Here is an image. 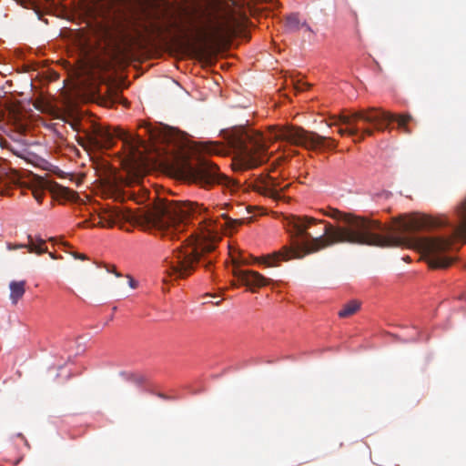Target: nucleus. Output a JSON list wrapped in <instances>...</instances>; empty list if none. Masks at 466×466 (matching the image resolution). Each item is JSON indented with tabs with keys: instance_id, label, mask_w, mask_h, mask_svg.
<instances>
[{
	"instance_id": "obj_1",
	"label": "nucleus",
	"mask_w": 466,
	"mask_h": 466,
	"mask_svg": "<svg viewBox=\"0 0 466 466\" xmlns=\"http://www.w3.org/2000/svg\"><path fill=\"white\" fill-rule=\"evenodd\" d=\"M324 215L343 222L340 227H347L349 220L360 219L363 222L361 235L365 243H352L353 245H366L377 247H400L408 243L407 233L420 229H432L443 227L451 228V234L447 237L423 238L420 240L421 248L428 255L429 266L433 268H446L452 263L450 257L443 253L451 248L453 241L457 238L466 239V196L457 206V224L450 222L446 216L431 217H401L396 218L392 225H382L380 221L368 218L342 213L338 209L329 208Z\"/></svg>"
},
{
	"instance_id": "obj_2",
	"label": "nucleus",
	"mask_w": 466,
	"mask_h": 466,
	"mask_svg": "<svg viewBox=\"0 0 466 466\" xmlns=\"http://www.w3.org/2000/svg\"><path fill=\"white\" fill-rule=\"evenodd\" d=\"M206 211L201 205L191 201L159 200L152 207L133 211L130 208L108 207L91 217L93 227H109L129 223L144 230H156L171 239L181 233L187 221Z\"/></svg>"
},
{
	"instance_id": "obj_3",
	"label": "nucleus",
	"mask_w": 466,
	"mask_h": 466,
	"mask_svg": "<svg viewBox=\"0 0 466 466\" xmlns=\"http://www.w3.org/2000/svg\"><path fill=\"white\" fill-rule=\"evenodd\" d=\"M224 134L228 145L237 150L232 163L234 170L254 168L268 161L269 141L285 140L307 149H333L337 147V142L333 138L299 127L271 128L268 135L251 128L237 127L225 131Z\"/></svg>"
},
{
	"instance_id": "obj_4",
	"label": "nucleus",
	"mask_w": 466,
	"mask_h": 466,
	"mask_svg": "<svg viewBox=\"0 0 466 466\" xmlns=\"http://www.w3.org/2000/svg\"><path fill=\"white\" fill-rule=\"evenodd\" d=\"M287 219L288 226L295 232L294 247L262 257L258 262L272 267L280 260L301 258L338 243H365L360 234L364 227L360 219L349 220L347 227H335L308 216L291 215Z\"/></svg>"
},
{
	"instance_id": "obj_5",
	"label": "nucleus",
	"mask_w": 466,
	"mask_h": 466,
	"mask_svg": "<svg viewBox=\"0 0 466 466\" xmlns=\"http://www.w3.org/2000/svg\"><path fill=\"white\" fill-rule=\"evenodd\" d=\"M198 40L206 46L224 45L248 21L245 8L235 0H207L193 10Z\"/></svg>"
},
{
	"instance_id": "obj_6",
	"label": "nucleus",
	"mask_w": 466,
	"mask_h": 466,
	"mask_svg": "<svg viewBox=\"0 0 466 466\" xmlns=\"http://www.w3.org/2000/svg\"><path fill=\"white\" fill-rule=\"evenodd\" d=\"M216 259L215 245L206 240H187L176 248L164 260L166 272L175 279H185L192 274L198 263L209 270Z\"/></svg>"
},
{
	"instance_id": "obj_7",
	"label": "nucleus",
	"mask_w": 466,
	"mask_h": 466,
	"mask_svg": "<svg viewBox=\"0 0 466 466\" xmlns=\"http://www.w3.org/2000/svg\"><path fill=\"white\" fill-rule=\"evenodd\" d=\"M82 132L83 136L77 137V142L87 151L110 148L114 146L116 138L122 140L124 146L129 149L132 155L139 152V148L144 146V140L139 136L120 127L110 130L109 127L96 122H90L89 126L84 127Z\"/></svg>"
},
{
	"instance_id": "obj_8",
	"label": "nucleus",
	"mask_w": 466,
	"mask_h": 466,
	"mask_svg": "<svg viewBox=\"0 0 466 466\" xmlns=\"http://www.w3.org/2000/svg\"><path fill=\"white\" fill-rule=\"evenodd\" d=\"M412 120V116L409 114L397 116L376 107H369L351 112L348 115L341 114L338 117V122L332 125L343 124L347 126L346 128H339L338 133L340 136H355L360 133L358 121L373 124L377 130H384L390 122L396 121L398 128L402 133L410 134L411 129L408 127V124Z\"/></svg>"
},
{
	"instance_id": "obj_9",
	"label": "nucleus",
	"mask_w": 466,
	"mask_h": 466,
	"mask_svg": "<svg viewBox=\"0 0 466 466\" xmlns=\"http://www.w3.org/2000/svg\"><path fill=\"white\" fill-rule=\"evenodd\" d=\"M167 166L177 177L203 187L213 184H228L229 180L218 172L217 165L205 159L192 165L187 157L179 156L168 160Z\"/></svg>"
},
{
	"instance_id": "obj_10",
	"label": "nucleus",
	"mask_w": 466,
	"mask_h": 466,
	"mask_svg": "<svg viewBox=\"0 0 466 466\" xmlns=\"http://www.w3.org/2000/svg\"><path fill=\"white\" fill-rule=\"evenodd\" d=\"M233 275L241 282V284L248 287L251 291H254L255 288H261L268 285L270 279L265 278L263 275L253 270H242L238 268L240 264H248V261L242 259L238 260L233 258Z\"/></svg>"
},
{
	"instance_id": "obj_11",
	"label": "nucleus",
	"mask_w": 466,
	"mask_h": 466,
	"mask_svg": "<svg viewBox=\"0 0 466 466\" xmlns=\"http://www.w3.org/2000/svg\"><path fill=\"white\" fill-rule=\"evenodd\" d=\"M252 187L254 190L264 196L270 197L272 198H279L280 192L288 187L289 185H282L278 178L268 174H261L257 177Z\"/></svg>"
},
{
	"instance_id": "obj_12",
	"label": "nucleus",
	"mask_w": 466,
	"mask_h": 466,
	"mask_svg": "<svg viewBox=\"0 0 466 466\" xmlns=\"http://www.w3.org/2000/svg\"><path fill=\"white\" fill-rule=\"evenodd\" d=\"M26 249L30 253H35L36 255H41L47 252V247L46 240L43 239L40 236L35 235H27V242L25 243Z\"/></svg>"
},
{
	"instance_id": "obj_13",
	"label": "nucleus",
	"mask_w": 466,
	"mask_h": 466,
	"mask_svg": "<svg viewBox=\"0 0 466 466\" xmlns=\"http://www.w3.org/2000/svg\"><path fill=\"white\" fill-rule=\"evenodd\" d=\"M286 27L290 32H297L301 28H305L306 31L314 33L312 28L306 23L301 21L298 14H290L286 18Z\"/></svg>"
},
{
	"instance_id": "obj_14",
	"label": "nucleus",
	"mask_w": 466,
	"mask_h": 466,
	"mask_svg": "<svg viewBox=\"0 0 466 466\" xmlns=\"http://www.w3.org/2000/svg\"><path fill=\"white\" fill-rule=\"evenodd\" d=\"M25 280L11 281L9 284L10 299L13 304H16L20 299L23 298L25 292Z\"/></svg>"
},
{
	"instance_id": "obj_15",
	"label": "nucleus",
	"mask_w": 466,
	"mask_h": 466,
	"mask_svg": "<svg viewBox=\"0 0 466 466\" xmlns=\"http://www.w3.org/2000/svg\"><path fill=\"white\" fill-rule=\"evenodd\" d=\"M125 194L138 204H141L149 198V191L139 185L137 186V192L133 190L131 192H125Z\"/></svg>"
},
{
	"instance_id": "obj_16",
	"label": "nucleus",
	"mask_w": 466,
	"mask_h": 466,
	"mask_svg": "<svg viewBox=\"0 0 466 466\" xmlns=\"http://www.w3.org/2000/svg\"><path fill=\"white\" fill-rule=\"evenodd\" d=\"M360 309V303L356 300H352L348 304L344 305L341 310L339 312L340 318H348L353 315Z\"/></svg>"
},
{
	"instance_id": "obj_17",
	"label": "nucleus",
	"mask_w": 466,
	"mask_h": 466,
	"mask_svg": "<svg viewBox=\"0 0 466 466\" xmlns=\"http://www.w3.org/2000/svg\"><path fill=\"white\" fill-rule=\"evenodd\" d=\"M373 134H374V129H372V128H370V127L360 128V133L355 136H352L354 137L353 141L355 143L361 142L364 140L366 136L371 137V136H373Z\"/></svg>"
},
{
	"instance_id": "obj_18",
	"label": "nucleus",
	"mask_w": 466,
	"mask_h": 466,
	"mask_svg": "<svg viewBox=\"0 0 466 466\" xmlns=\"http://www.w3.org/2000/svg\"><path fill=\"white\" fill-rule=\"evenodd\" d=\"M222 218L224 219V224H219V227L222 228L223 227H228V228H237L238 226H239L240 224H242V221L239 220V219H233V218H230L228 216H227L226 214H222L221 215Z\"/></svg>"
},
{
	"instance_id": "obj_19",
	"label": "nucleus",
	"mask_w": 466,
	"mask_h": 466,
	"mask_svg": "<svg viewBox=\"0 0 466 466\" xmlns=\"http://www.w3.org/2000/svg\"><path fill=\"white\" fill-rule=\"evenodd\" d=\"M10 184L11 178L6 175L0 173V195H5L7 193Z\"/></svg>"
},
{
	"instance_id": "obj_20",
	"label": "nucleus",
	"mask_w": 466,
	"mask_h": 466,
	"mask_svg": "<svg viewBox=\"0 0 466 466\" xmlns=\"http://www.w3.org/2000/svg\"><path fill=\"white\" fill-rule=\"evenodd\" d=\"M58 193L67 200H74L76 196V193L74 190L65 187H59Z\"/></svg>"
},
{
	"instance_id": "obj_21",
	"label": "nucleus",
	"mask_w": 466,
	"mask_h": 466,
	"mask_svg": "<svg viewBox=\"0 0 466 466\" xmlns=\"http://www.w3.org/2000/svg\"><path fill=\"white\" fill-rule=\"evenodd\" d=\"M206 150L211 154L220 155L223 152L221 146L217 142H208L206 145Z\"/></svg>"
},
{
	"instance_id": "obj_22",
	"label": "nucleus",
	"mask_w": 466,
	"mask_h": 466,
	"mask_svg": "<svg viewBox=\"0 0 466 466\" xmlns=\"http://www.w3.org/2000/svg\"><path fill=\"white\" fill-rule=\"evenodd\" d=\"M6 248L8 250H15L19 248H26L25 243L24 244H13V243H7Z\"/></svg>"
},
{
	"instance_id": "obj_23",
	"label": "nucleus",
	"mask_w": 466,
	"mask_h": 466,
	"mask_svg": "<svg viewBox=\"0 0 466 466\" xmlns=\"http://www.w3.org/2000/svg\"><path fill=\"white\" fill-rule=\"evenodd\" d=\"M33 195H34V198L36 199L37 202H39V203L42 202V199H43V197H44V192L42 190L35 189V190L33 191Z\"/></svg>"
},
{
	"instance_id": "obj_24",
	"label": "nucleus",
	"mask_w": 466,
	"mask_h": 466,
	"mask_svg": "<svg viewBox=\"0 0 466 466\" xmlns=\"http://www.w3.org/2000/svg\"><path fill=\"white\" fill-rule=\"evenodd\" d=\"M9 149L16 156L20 157H25V149H22V150H15V148L13 147H9Z\"/></svg>"
},
{
	"instance_id": "obj_25",
	"label": "nucleus",
	"mask_w": 466,
	"mask_h": 466,
	"mask_svg": "<svg viewBox=\"0 0 466 466\" xmlns=\"http://www.w3.org/2000/svg\"><path fill=\"white\" fill-rule=\"evenodd\" d=\"M308 87H309V85L306 84V83L297 84L296 85V89L299 90V91H304Z\"/></svg>"
},
{
	"instance_id": "obj_26",
	"label": "nucleus",
	"mask_w": 466,
	"mask_h": 466,
	"mask_svg": "<svg viewBox=\"0 0 466 466\" xmlns=\"http://www.w3.org/2000/svg\"><path fill=\"white\" fill-rule=\"evenodd\" d=\"M72 255H73V257L75 258H78V259H83L84 260V259L87 258L85 254H81V253H77V252H73Z\"/></svg>"
},
{
	"instance_id": "obj_27",
	"label": "nucleus",
	"mask_w": 466,
	"mask_h": 466,
	"mask_svg": "<svg viewBox=\"0 0 466 466\" xmlns=\"http://www.w3.org/2000/svg\"><path fill=\"white\" fill-rule=\"evenodd\" d=\"M20 5H24L25 7H27L28 5L33 4L34 0H16Z\"/></svg>"
},
{
	"instance_id": "obj_28",
	"label": "nucleus",
	"mask_w": 466,
	"mask_h": 466,
	"mask_svg": "<svg viewBox=\"0 0 466 466\" xmlns=\"http://www.w3.org/2000/svg\"><path fill=\"white\" fill-rule=\"evenodd\" d=\"M208 238H210V235H208V237L203 236L201 238H196L195 240H202L203 239V240H206V241H208V242H212L216 246L215 241L213 239L212 240L208 239Z\"/></svg>"
},
{
	"instance_id": "obj_29",
	"label": "nucleus",
	"mask_w": 466,
	"mask_h": 466,
	"mask_svg": "<svg viewBox=\"0 0 466 466\" xmlns=\"http://www.w3.org/2000/svg\"><path fill=\"white\" fill-rule=\"evenodd\" d=\"M49 256H50V258H53V259H58V258H62V257H58V256H56V254H54L53 252H50V253H49Z\"/></svg>"
},
{
	"instance_id": "obj_30",
	"label": "nucleus",
	"mask_w": 466,
	"mask_h": 466,
	"mask_svg": "<svg viewBox=\"0 0 466 466\" xmlns=\"http://www.w3.org/2000/svg\"><path fill=\"white\" fill-rule=\"evenodd\" d=\"M215 224H217V222H215ZM218 225H215V228H211V229H208V232L210 233L211 231H215L218 229Z\"/></svg>"
},
{
	"instance_id": "obj_31",
	"label": "nucleus",
	"mask_w": 466,
	"mask_h": 466,
	"mask_svg": "<svg viewBox=\"0 0 466 466\" xmlns=\"http://www.w3.org/2000/svg\"><path fill=\"white\" fill-rule=\"evenodd\" d=\"M129 282H130V286H131V287H135V286H134V280H133L132 279H130V281H129Z\"/></svg>"
},
{
	"instance_id": "obj_32",
	"label": "nucleus",
	"mask_w": 466,
	"mask_h": 466,
	"mask_svg": "<svg viewBox=\"0 0 466 466\" xmlns=\"http://www.w3.org/2000/svg\"><path fill=\"white\" fill-rule=\"evenodd\" d=\"M113 272H115V274L116 275V277H119V276H120V274L116 273L115 270H114Z\"/></svg>"
}]
</instances>
